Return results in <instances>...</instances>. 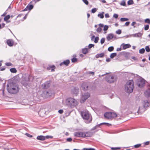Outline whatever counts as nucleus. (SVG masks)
Instances as JSON below:
<instances>
[{
  "label": "nucleus",
  "mask_w": 150,
  "mask_h": 150,
  "mask_svg": "<svg viewBox=\"0 0 150 150\" xmlns=\"http://www.w3.org/2000/svg\"><path fill=\"white\" fill-rule=\"evenodd\" d=\"M18 86L13 82H9L7 86L8 92L11 94H15L18 93L19 91Z\"/></svg>",
  "instance_id": "1"
},
{
  "label": "nucleus",
  "mask_w": 150,
  "mask_h": 150,
  "mask_svg": "<svg viewBox=\"0 0 150 150\" xmlns=\"http://www.w3.org/2000/svg\"><path fill=\"white\" fill-rule=\"evenodd\" d=\"M134 85L133 81L130 80L128 81L125 85V89L126 91L128 93H131L133 91Z\"/></svg>",
  "instance_id": "2"
},
{
  "label": "nucleus",
  "mask_w": 150,
  "mask_h": 150,
  "mask_svg": "<svg viewBox=\"0 0 150 150\" xmlns=\"http://www.w3.org/2000/svg\"><path fill=\"white\" fill-rule=\"evenodd\" d=\"M81 115L83 119L86 120V122L87 123H90L92 119L88 111H83L81 112Z\"/></svg>",
  "instance_id": "3"
},
{
  "label": "nucleus",
  "mask_w": 150,
  "mask_h": 150,
  "mask_svg": "<svg viewBox=\"0 0 150 150\" xmlns=\"http://www.w3.org/2000/svg\"><path fill=\"white\" fill-rule=\"evenodd\" d=\"M66 104L71 107L75 106L77 105V102L75 99L72 98H69L66 99Z\"/></svg>",
  "instance_id": "4"
},
{
  "label": "nucleus",
  "mask_w": 150,
  "mask_h": 150,
  "mask_svg": "<svg viewBox=\"0 0 150 150\" xmlns=\"http://www.w3.org/2000/svg\"><path fill=\"white\" fill-rule=\"evenodd\" d=\"M145 93L147 94L148 98L149 99V101L147 100H145L143 101V105L144 108L148 106L150 103V89L147 90Z\"/></svg>",
  "instance_id": "5"
},
{
  "label": "nucleus",
  "mask_w": 150,
  "mask_h": 150,
  "mask_svg": "<svg viewBox=\"0 0 150 150\" xmlns=\"http://www.w3.org/2000/svg\"><path fill=\"white\" fill-rule=\"evenodd\" d=\"M145 80L142 78H140L137 80V85L139 87H143L145 85Z\"/></svg>",
  "instance_id": "6"
},
{
  "label": "nucleus",
  "mask_w": 150,
  "mask_h": 150,
  "mask_svg": "<svg viewBox=\"0 0 150 150\" xmlns=\"http://www.w3.org/2000/svg\"><path fill=\"white\" fill-rule=\"evenodd\" d=\"M104 117L108 119H111L117 116V114L114 112H108L104 114Z\"/></svg>",
  "instance_id": "7"
},
{
  "label": "nucleus",
  "mask_w": 150,
  "mask_h": 150,
  "mask_svg": "<svg viewBox=\"0 0 150 150\" xmlns=\"http://www.w3.org/2000/svg\"><path fill=\"white\" fill-rule=\"evenodd\" d=\"M106 80L109 83L114 82L116 80L115 76L112 75H108L106 77Z\"/></svg>",
  "instance_id": "8"
},
{
  "label": "nucleus",
  "mask_w": 150,
  "mask_h": 150,
  "mask_svg": "<svg viewBox=\"0 0 150 150\" xmlns=\"http://www.w3.org/2000/svg\"><path fill=\"white\" fill-rule=\"evenodd\" d=\"M90 96V94L88 92L82 93L81 98L80 102L81 103H83L86 99Z\"/></svg>",
  "instance_id": "9"
},
{
  "label": "nucleus",
  "mask_w": 150,
  "mask_h": 150,
  "mask_svg": "<svg viewBox=\"0 0 150 150\" xmlns=\"http://www.w3.org/2000/svg\"><path fill=\"white\" fill-rule=\"evenodd\" d=\"M50 81H47L42 84V86L43 88L47 89L50 87Z\"/></svg>",
  "instance_id": "10"
},
{
  "label": "nucleus",
  "mask_w": 150,
  "mask_h": 150,
  "mask_svg": "<svg viewBox=\"0 0 150 150\" xmlns=\"http://www.w3.org/2000/svg\"><path fill=\"white\" fill-rule=\"evenodd\" d=\"M93 135L92 133L89 132H83V137H91Z\"/></svg>",
  "instance_id": "11"
},
{
  "label": "nucleus",
  "mask_w": 150,
  "mask_h": 150,
  "mask_svg": "<svg viewBox=\"0 0 150 150\" xmlns=\"http://www.w3.org/2000/svg\"><path fill=\"white\" fill-rule=\"evenodd\" d=\"M83 132H76L74 133V136L76 137H83Z\"/></svg>",
  "instance_id": "12"
},
{
  "label": "nucleus",
  "mask_w": 150,
  "mask_h": 150,
  "mask_svg": "<svg viewBox=\"0 0 150 150\" xmlns=\"http://www.w3.org/2000/svg\"><path fill=\"white\" fill-rule=\"evenodd\" d=\"M113 38L116 39V36H114L113 34L110 33L108 35L107 37V39L108 41H109Z\"/></svg>",
  "instance_id": "13"
},
{
  "label": "nucleus",
  "mask_w": 150,
  "mask_h": 150,
  "mask_svg": "<svg viewBox=\"0 0 150 150\" xmlns=\"http://www.w3.org/2000/svg\"><path fill=\"white\" fill-rule=\"evenodd\" d=\"M79 92V89L77 87L74 88L72 89L71 92L73 94L76 95Z\"/></svg>",
  "instance_id": "14"
},
{
  "label": "nucleus",
  "mask_w": 150,
  "mask_h": 150,
  "mask_svg": "<svg viewBox=\"0 0 150 150\" xmlns=\"http://www.w3.org/2000/svg\"><path fill=\"white\" fill-rule=\"evenodd\" d=\"M121 46H122L123 49V50H125L127 48H129L131 47V45L129 44H125L124 43H122V44Z\"/></svg>",
  "instance_id": "15"
},
{
  "label": "nucleus",
  "mask_w": 150,
  "mask_h": 150,
  "mask_svg": "<svg viewBox=\"0 0 150 150\" xmlns=\"http://www.w3.org/2000/svg\"><path fill=\"white\" fill-rule=\"evenodd\" d=\"M7 45L9 46H12L14 44V42L12 39H9L7 40Z\"/></svg>",
  "instance_id": "16"
},
{
  "label": "nucleus",
  "mask_w": 150,
  "mask_h": 150,
  "mask_svg": "<svg viewBox=\"0 0 150 150\" xmlns=\"http://www.w3.org/2000/svg\"><path fill=\"white\" fill-rule=\"evenodd\" d=\"M70 61L69 60L67 59L64 61L63 62H61L60 64V66H62L63 64H64L66 66H68L69 64Z\"/></svg>",
  "instance_id": "17"
},
{
  "label": "nucleus",
  "mask_w": 150,
  "mask_h": 150,
  "mask_svg": "<svg viewBox=\"0 0 150 150\" xmlns=\"http://www.w3.org/2000/svg\"><path fill=\"white\" fill-rule=\"evenodd\" d=\"M44 93L45 94V97L46 98H47L51 96L52 94L51 91H45L44 92Z\"/></svg>",
  "instance_id": "18"
},
{
  "label": "nucleus",
  "mask_w": 150,
  "mask_h": 150,
  "mask_svg": "<svg viewBox=\"0 0 150 150\" xmlns=\"http://www.w3.org/2000/svg\"><path fill=\"white\" fill-rule=\"evenodd\" d=\"M37 139L39 140L44 141L45 139V136L40 135L38 136L37 137Z\"/></svg>",
  "instance_id": "19"
},
{
  "label": "nucleus",
  "mask_w": 150,
  "mask_h": 150,
  "mask_svg": "<svg viewBox=\"0 0 150 150\" xmlns=\"http://www.w3.org/2000/svg\"><path fill=\"white\" fill-rule=\"evenodd\" d=\"M105 54L103 53H102L100 54H97L95 56L96 57V58H98L99 57H104Z\"/></svg>",
  "instance_id": "20"
},
{
  "label": "nucleus",
  "mask_w": 150,
  "mask_h": 150,
  "mask_svg": "<svg viewBox=\"0 0 150 150\" xmlns=\"http://www.w3.org/2000/svg\"><path fill=\"white\" fill-rule=\"evenodd\" d=\"M82 89L84 91L86 90L88 88V85L86 84H82L81 85Z\"/></svg>",
  "instance_id": "21"
},
{
  "label": "nucleus",
  "mask_w": 150,
  "mask_h": 150,
  "mask_svg": "<svg viewBox=\"0 0 150 150\" xmlns=\"http://www.w3.org/2000/svg\"><path fill=\"white\" fill-rule=\"evenodd\" d=\"M142 34L139 33H135L132 35V36L134 37H140L142 35Z\"/></svg>",
  "instance_id": "22"
},
{
  "label": "nucleus",
  "mask_w": 150,
  "mask_h": 150,
  "mask_svg": "<svg viewBox=\"0 0 150 150\" xmlns=\"http://www.w3.org/2000/svg\"><path fill=\"white\" fill-rule=\"evenodd\" d=\"M82 52L84 54H86L88 52V49L87 48H83L82 49Z\"/></svg>",
  "instance_id": "23"
},
{
  "label": "nucleus",
  "mask_w": 150,
  "mask_h": 150,
  "mask_svg": "<svg viewBox=\"0 0 150 150\" xmlns=\"http://www.w3.org/2000/svg\"><path fill=\"white\" fill-rule=\"evenodd\" d=\"M55 68V67L54 65H52L49 67H47V69L48 70H50L51 69L52 71H54V69Z\"/></svg>",
  "instance_id": "24"
},
{
  "label": "nucleus",
  "mask_w": 150,
  "mask_h": 150,
  "mask_svg": "<svg viewBox=\"0 0 150 150\" xmlns=\"http://www.w3.org/2000/svg\"><path fill=\"white\" fill-rule=\"evenodd\" d=\"M104 13V12H102L101 13H98V16L101 18H103L104 16L103 14Z\"/></svg>",
  "instance_id": "25"
},
{
  "label": "nucleus",
  "mask_w": 150,
  "mask_h": 150,
  "mask_svg": "<svg viewBox=\"0 0 150 150\" xmlns=\"http://www.w3.org/2000/svg\"><path fill=\"white\" fill-rule=\"evenodd\" d=\"M144 109H141V108L139 107V109L138 110L137 112V113L139 114H142L143 112H144Z\"/></svg>",
  "instance_id": "26"
},
{
  "label": "nucleus",
  "mask_w": 150,
  "mask_h": 150,
  "mask_svg": "<svg viewBox=\"0 0 150 150\" xmlns=\"http://www.w3.org/2000/svg\"><path fill=\"white\" fill-rule=\"evenodd\" d=\"M33 7V6L32 4H28L27 6V8H28V9L30 10L32 9Z\"/></svg>",
  "instance_id": "27"
},
{
  "label": "nucleus",
  "mask_w": 150,
  "mask_h": 150,
  "mask_svg": "<svg viewBox=\"0 0 150 150\" xmlns=\"http://www.w3.org/2000/svg\"><path fill=\"white\" fill-rule=\"evenodd\" d=\"M107 124V123H101L100 124H99L98 125H97L96 126H95V127H94L93 129V130H94V129H96L98 127H99L100 125H103V124Z\"/></svg>",
  "instance_id": "28"
},
{
  "label": "nucleus",
  "mask_w": 150,
  "mask_h": 150,
  "mask_svg": "<svg viewBox=\"0 0 150 150\" xmlns=\"http://www.w3.org/2000/svg\"><path fill=\"white\" fill-rule=\"evenodd\" d=\"M10 71L12 73H15L17 72V70L15 68H12L10 69Z\"/></svg>",
  "instance_id": "29"
},
{
  "label": "nucleus",
  "mask_w": 150,
  "mask_h": 150,
  "mask_svg": "<svg viewBox=\"0 0 150 150\" xmlns=\"http://www.w3.org/2000/svg\"><path fill=\"white\" fill-rule=\"evenodd\" d=\"M117 55V54L116 53H112L110 56V57L111 58H113L114 57H115Z\"/></svg>",
  "instance_id": "30"
},
{
  "label": "nucleus",
  "mask_w": 150,
  "mask_h": 150,
  "mask_svg": "<svg viewBox=\"0 0 150 150\" xmlns=\"http://www.w3.org/2000/svg\"><path fill=\"white\" fill-rule=\"evenodd\" d=\"M134 4V2L133 0H129L127 2V4L128 5H131L133 4Z\"/></svg>",
  "instance_id": "31"
},
{
  "label": "nucleus",
  "mask_w": 150,
  "mask_h": 150,
  "mask_svg": "<svg viewBox=\"0 0 150 150\" xmlns=\"http://www.w3.org/2000/svg\"><path fill=\"white\" fill-rule=\"evenodd\" d=\"M10 18V16L9 15H7V16H5L4 18V20L5 21H7V20L9 19Z\"/></svg>",
  "instance_id": "32"
},
{
  "label": "nucleus",
  "mask_w": 150,
  "mask_h": 150,
  "mask_svg": "<svg viewBox=\"0 0 150 150\" xmlns=\"http://www.w3.org/2000/svg\"><path fill=\"white\" fill-rule=\"evenodd\" d=\"M120 4L121 6H125L126 3L125 1L124 0H122Z\"/></svg>",
  "instance_id": "33"
},
{
  "label": "nucleus",
  "mask_w": 150,
  "mask_h": 150,
  "mask_svg": "<svg viewBox=\"0 0 150 150\" xmlns=\"http://www.w3.org/2000/svg\"><path fill=\"white\" fill-rule=\"evenodd\" d=\"M129 19L127 18H120V20L121 21H127Z\"/></svg>",
  "instance_id": "34"
},
{
  "label": "nucleus",
  "mask_w": 150,
  "mask_h": 150,
  "mask_svg": "<svg viewBox=\"0 0 150 150\" xmlns=\"http://www.w3.org/2000/svg\"><path fill=\"white\" fill-rule=\"evenodd\" d=\"M145 52V49L144 48H142L139 50V52L140 54H143Z\"/></svg>",
  "instance_id": "35"
},
{
  "label": "nucleus",
  "mask_w": 150,
  "mask_h": 150,
  "mask_svg": "<svg viewBox=\"0 0 150 150\" xmlns=\"http://www.w3.org/2000/svg\"><path fill=\"white\" fill-rule=\"evenodd\" d=\"M114 48V47L112 46L108 48V50L110 52H111L113 50Z\"/></svg>",
  "instance_id": "36"
},
{
  "label": "nucleus",
  "mask_w": 150,
  "mask_h": 150,
  "mask_svg": "<svg viewBox=\"0 0 150 150\" xmlns=\"http://www.w3.org/2000/svg\"><path fill=\"white\" fill-rule=\"evenodd\" d=\"M144 22L145 23L149 24L150 23V20L149 18H146Z\"/></svg>",
  "instance_id": "37"
},
{
  "label": "nucleus",
  "mask_w": 150,
  "mask_h": 150,
  "mask_svg": "<svg viewBox=\"0 0 150 150\" xmlns=\"http://www.w3.org/2000/svg\"><path fill=\"white\" fill-rule=\"evenodd\" d=\"M99 40V38L98 37H96L95 38V40H94V42L95 43H97L98 42V41Z\"/></svg>",
  "instance_id": "38"
},
{
  "label": "nucleus",
  "mask_w": 150,
  "mask_h": 150,
  "mask_svg": "<svg viewBox=\"0 0 150 150\" xmlns=\"http://www.w3.org/2000/svg\"><path fill=\"white\" fill-rule=\"evenodd\" d=\"M28 81L29 79H28L25 82H24V81H23L22 82V83L23 84V85L25 86H26V85L27 84V82Z\"/></svg>",
  "instance_id": "39"
},
{
  "label": "nucleus",
  "mask_w": 150,
  "mask_h": 150,
  "mask_svg": "<svg viewBox=\"0 0 150 150\" xmlns=\"http://www.w3.org/2000/svg\"><path fill=\"white\" fill-rule=\"evenodd\" d=\"M145 50L147 52H149L150 51V49L149 46H147L146 47Z\"/></svg>",
  "instance_id": "40"
},
{
  "label": "nucleus",
  "mask_w": 150,
  "mask_h": 150,
  "mask_svg": "<svg viewBox=\"0 0 150 150\" xmlns=\"http://www.w3.org/2000/svg\"><path fill=\"white\" fill-rule=\"evenodd\" d=\"M86 73L87 74H91L93 76L95 74V73L94 72L90 71L87 72Z\"/></svg>",
  "instance_id": "41"
},
{
  "label": "nucleus",
  "mask_w": 150,
  "mask_h": 150,
  "mask_svg": "<svg viewBox=\"0 0 150 150\" xmlns=\"http://www.w3.org/2000/svg\"><path fill=\"white\" fill-rule=\"evenodd\" d=\"M102 29L100 27H99L97 29L96 31L98 33H100L102 30Z\"/></svg>",
  "instance_id": "42"
},
{
  "label": "nucleus",
  "mask_w": 150,
  "mask_h": 150,
  "mask_svg": "<svg viewBox=\"0 0 150 150\" xmlns=\"http://www.w3.org/2000/svg\"><path fill=\"white\" fill-rule=\"evenodd\" d=\"M121 32V30L120 29H119L116 31V33L118 34H120Z\"/></svg>",
  "instance_id": "43"
},
{
  "label": "nucleus",
  "mask_w": 150,
  "mask_h": 150,
  "mask_svg": "<svg viewBox=\"0 0 150 150\" xmlns=\"http://www.w3.org/2000/svg\"><path fill=\"white\" fill-rule=\"evenodd\" d=\"M105 39L104 38H102L100 40V43L101 44H103L105 42Z\"/></svg>",
  "instance_id": "44"
},
{
  "label": "nucleus",
  "mask_w": 150,
  "mask_h": 150,
  "mask_svg": "<svg viewBox=\"0 0 150 150\" xmlns=\"http://www.w3.org/2000/svg\"><path fill=\"white\" fill-rule=\"evenodd\" d=\"M120 149V148L119 147H112L111 148V149L112 150H116Z\"/></svg>",
  "instance_id": "45"
},
{
  "label": "nucleus",
  "mask_w": 150,
  "mask_h": 150,
  "mask_svg": "<svg viewBox=\"0 0 150 150\" xmlns=\"http://www.w3.org/2000/svg\"><path fill=\"white\" fill-rule=\"evenodd\" d=\"M141 146V144H138L134 145V146L135 148H138L139 147Z\"/></svg>",
  "instance_id": "46"
},
{
  "label": "nucleus",
  "mask_w": 150,
  "mask_h": 150,
  "mask_svg": "<svg viewBox=\"0 0 150 150\" xmlns=\"http://www.w3.org/2000/svg\"><path fill=\"white\" fill-rule=\"evenodd\" d=\"M108 25H105L104 26L103 28V30L104 31H106L108 30Z\"/></svg>",
  "instance_id": "47"
},
{
  "label": "nucleus",
  "mask_w": 150,
  "mask_h": 150,
  "mask_svg": "<svg viewBox=\"0 0 150 150\" xmlns=\"http://www.w3.org/2000/svg\"><path fill=\"white\" fill-rule=\"evenodd\" d=\"M97 10V9L96 8H93L91 10V12L92 13H94L96 12Z\"/></svg>",
  "instance_id": "48"
},
{
  "label": "nucleus",
  "mask_w": 150,
  "mask_h": 150,
  "mask_svg": "<svg viewBox=\"0 0 150 150\" xmlns=\"http://www.w3.org/2000/svg\"><path fill=\"white\" fill-rule=\"evenodd\" d=\"M77 61V59L75 58H73L71 59V61L72 62H75Z\"/></svg>",
  "instance_id": "49"
},
{
  "label": "nucleus",
  "mask_w": 150,
  "mask_h": 150,
  "mask_svg": "<svg viewBox=\"0 0 150 150\" xmlns=\"http://www.w3.org/2000/svg\"><path fill=\"white\" fill-rule=\"evenodd\" d=\"M149 28V26L148 25H146L144 27V30H147Z\"/></svg>",
  "instance_id": "50"
},
{
  "label": "nucleus",
  "mask_w": 150,
  "mask_h": 150,
  "mask_svg": "<svg viewBox=\"0 0 150 150\" xmlns=\"http://www.w3.org/2000/svg\"><path fill=\"white\" fill-rule=\"evenodd\" d=\"M46 139H49V138H53V136L47 135L45 136Z\"/></svg>",
  "instance_id": "51"
},
{
  "label": "nucleus",
  "mask_w": 150,
  "mask_h": 150,
  "mask_svg": "<svg viewBox=\"0 0 150 150\" xmlns=\"http://www.w3.org/2000/svg\"><path fill=\"white\" fill-rule=\"evenodd\" d=\"M94 46V45L92 44H89L88 46L89 48L90 49Z\"/></svg>",
  "instance_id": "52"
},
{
  "label": "nucleus",
  "mask_w": 150,
  "mask_h": 150,
  "mask_svg": "<svg viewBox=\"0 0 150 150\" xmlns=\"http://www.w3.org/2000/svg\"><path fill=\"white\" fill-rule=\"evenodd\" d=\"M118 16V15L117 14L115 13L113 15V17L115 18H117Z\"/></svg>",
  "instance_id": "53"
},
{
  "label": "nucleus",
  "mask_w": 150,
  "mask_h": 150,
  "mask_svg": "<svg viewBox=\"0 0 150 150\" xmlns=\"http://www.w3.org/2000/svg\"><path fill=\"white\" fill-rule=\"evenodd\" d=\"M72 139L71 138H67L66 140L67 142H71L72 141Z\"/></svg>",
  "instance_id": "54"
},
{
  "label": "nucleus",
  "mask_w": 150,
  "mask_h": 150,
  "mask_svg": "<svg viewBox=\"0 0 150 150\" xmlns=\"http://www.w3.org/2000/svg\"><path fill=\"white\" fill-rule=\"evenodd\" d=\"M83 2L86 5H88V2L87 0H82Z\"/></svg>",
  "instance_id": "55"
},
{
  "label": "nucleus",
  "mask_w": 150,
  "mask_h": 150,
  "mask_svg": "<svg viewBox=\"0 0 150 150\" xmlns=\"http://www.w3.org/2000/svg\"><path fill=\"white\" fill-rule=\"evenodd\" d=\"M105 17L106 18H108L110 17V16L108 13H105Z\"/></svg>",
  "instance_id": "56"
},
{
  "label": "nucleus",
  "mask_w": 150,
  "mask_h": 150,
  "mask_svg": "<svg viewBox=\"0 0 150 150\" xmlns=\"http://www.w3.org/2000/svg\"><path fill=\"white\" fill-rule=\"evenodd\" d=\"M5 64L7 66H11L12 64L10 62H7Z\"/></svg>",
  "instance_id": "57"
},
{
  "label": "nucleus",
  "mask_w": 150,
  "mask_h": 150,
  "mask_svg": "<svg viewBox=\"0 0 150 150\" xmlns=\"http://www.w3.org/2000/svg\"><path fill=\"white\" fill-rule=\"evenodd\" d=\"M28 137H32V136L28 133H26L25 134Z\"/></svg>",
  "instance_id": "58"
},
{
  "label": "nucleus",
  "mask_w": 150,
  "mask_h": 150,
  "mask_svg": "<svg viewBox=\"0 0 150 150\" xmlns=\"http://www.w3.org/2000/svg\"><path fill=\"white\" fill-rule=\"evenodd\" d=\"M130 23V22H126L125 24V25L126 26H128Z\"/></svg>",
  "instance_id": "59"
},
{
  "label": "nucleus",
  "mask_w": 150,
  "mask_h": 150,
  "mask_svg": "<svg viewBox=\"0 0 150 150\" xmlns=\"http://www.w3.org/2000/svg\"><path fill=\"white\" fill-rule=\"evenodd\" d=\"M63 112V110H60L58 111V112L60 114H62Z\"/></svg>",
  "instance_id": "60"
},
{
  "label": "nucleus",
  "mask_w": 150,
  "mask_h": 150,
  "mask_svg": "<svg viewBox=\"0 0 150 150\" xmlns=\"http://www.w3.org/2000/svg\"><path fill=\"white\" fill-rule=\"evenodd\" d=\"M136 23L135 22H133L131 24L132 25L134 26V27L135 28V27L134 26V25Z\"/></svg>",
  "instance_id": "61"
},
{
  "label": "nucleus",
  "mask_w": 150,
  "mask_h": 150,
  "mask_svg": "<svg viewBox=\"0 0 150 150\" xmlns=\"http://www.w3.org/2000/svg\"><path fill=\"white\" fill-rule=\"evenodd\" d=\"M149 141H147L145 142L144 143V144L145 145H148L149 144Z\"/></svg>",
  "instance_id": "62"
},
{
  "label": "nucleus",
  "mask_w": 150,
  "mask_h": 150,
  "mask_svg": "<svg viewBox=\"0 0 150 150\" xmlns=\"http://www.w3.org/2000/svg\"><path fill=\"white\" fill-rule=\"evenodd\" d=\"M99 26L100 27H103L104 26V25L103 24H99Z\"/></svg>",
  "instance_id": "63"
},
{
  "label": "nucleus",
  "mask_w": 150,
  "mask_h": 150,
  "mask_svg": "<svg viewBox=\"0 0 150 150\" xmlns=\"http://www.w3.org/2000/svg\"><path fill=\"white\" fill-rule=\"evenodd\" d=\"M110 60H111L110 59V58L107 59L106 60V61L107 62H109L110 61Z\"/></svg>",
  "instance_id": "64"
}]
</instances>
